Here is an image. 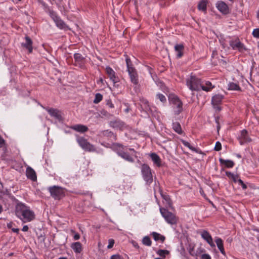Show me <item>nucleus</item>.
<instances>
[{
	"mask_svg": "<svg viewBox=\"0 0 259 259\" xmlns=\"http://www.w3.org/2000/svg\"><path fill=\"white\" fill-rule=\"evenodd\" d=\"M16 215L23 220L24 222L30 221L32 219V212L28 210L27 207L23 204H17L15 209Z\"/></svg>",
	"mask_w": 259,
	"mask_h": 259,
	"instance_id": "nucleus-1",
	"label": "nucleus"
},
{
	"mask_svg": "<svg viewBox=\"0 0 259 259\" xmlns=\"http://www.w3.org/2000/svg\"><path fill=\"white\" fill-rule=\"evenodd\" d=\"M187 85L191 91H199L201 89L205 91H209V89L202 85L200 80L194 76H191L187 80Z\"/></svg>",
	"mask_w": 259,
	"mask_h": 259,
	"instance_id": "nucleus-2",
	"label": "nucleus"
},
{
	"mask_svg": "<svg viewBox=\"0 0 259 259\" xmlns=\"http://www.w3.org/2000/svg\"><path fill=\"white\" fill-rule=\"evenodd\" d=\"M160 212L167 223L172 225L177 223L178 218L172 212L168 211L164 208H160Z\"/></svg>",
	"mask_w": 259,
	"mask_h": 259,
	"instance_id": "nucleus-3",
	"label": "nucleus"
},
{
	"mask_svg": "<svg viewBox=\"0 0 259 259\" xmlns=\"http://www.w3.org/2000/svg\"><path fill=\"white\" fill-rule=\"evenodd\" d=\"M126 63L131 81L134 84H137L138 83V76L135 68L132 66V62L130 58H126Z\"/></svg>",
	"mask_w": 259,
	"mask_h": 259,
	"instance_id": "nucleus-4",
	"label": "nucleus"
},
{
	"mask_svg": "<svg viewBox=\"0 0 259 259\" xmlns=\"http://www.w3.org/2000/svg\"><path fill=\"white\" fill-rule=\"evenodd\" d=\"M142 174L147 184H150L152 182L153 178L151 169L148 165L144 164L142 166Z\"/></svg>",
	"mask_w": 259,
	"mask_h": 259,
	"instance_id": "nucleus-5",
	"label": "nucleus"
},
{
	"mask_svg": "<svg viewBox=\"0 0 259 259\" xmlns=\"http://www.w3.org/2000/svg\"><path fill=\"white\" fill-rule=\"evenodd\" d=\"M77 141L79 146L84 150L89 152H94L96 151L95 146L88 142L84 138H78Z\"/></svg>",
	"mask_w": 259,
	"mask_h": 259,
	"instance_id": "nucleus-6",
	"label": "nucleus"
},
{
	"mask_svg": "<svg viewBox=\"0 0 259 259\" xmlns=\"http://www.w3.org/2000/svg\"><path fill=\"white\" fill-rule=\"evenodd\" d=\"M171 102L176 106L177 110H175L176 114H179L183 111V103L179 98L177 96L171 97Z\"/></svg>",
	"mask_w": 259,
	"mask_h": 259,
	"instance_id": "nucleus-7",
	"label": "nucleus"
},
{
	"mask_svg": "<svg viewBox=\"0 0 259 259\" xmlns=\"http://www.w3.org/2000/svg\"><path fill=\"white\" fill-rule=\"evenodd\" d=\"M49 191L52 197L55 199H60L63 194V190L62 188L54 186L49 188Z\"/></svg>",
	"mask_w": 259,
	"mask_h": 259,
	"instance_id": "nucleus-8",
	"label": "nucleus"
},
{
	"mask_svg": "<svg viewBox=\"0 0 259 259\" xmlns=\"http://www.w3.org/2000/svg\"><path fill=\"white\" fill-rule=\"evenodd\" d=\"M223 99V96L221 95H216L214 96L211 100V103L214 107L218 111H221V108L219 106L222 103V101Z\"/></svg>",
	"mask_w": 259,
	"mask_h": 259,
	"instance_id": "nucleus-9",
	"label": "nucleus"
},
{
	"mask_svg": "<svg viewBox=\"0 0 259 259\" xmlns=\"http://www.w3.org/2000/svg\"><path fill=\"white\" fill-rule=\"evenodd\" d=\"M50 15L58 27H59L60 29H67V26L66 25V24H65V23L62 20L58 18V17L56 16L54 12H50Z\"/></svg>",
	"mask_w": 259,
	"mask_h": 259,
	"instance_id": "nucleus-10",
	"label": "nucleus"
},
{
	"mask_svg": "<svg viewBox=\"0 0 259 259\" xmlns=\"http://www.w3.org/2000/svg\"><path fill=\"white\" fill-rule=\"evenodd\" d=\"M74 58L75 65L82 67L85 62V58L79 53L75 54L74 55Z\"/></svg>",
	"mask_w": 259,
	"mask_h": 259,
	"instance_id": "nucleus-11",
	"label": "nucleus"
},
{
	"mask_svg": "<svg viewBox=\"0 0 259 259\" xmlns=\"http://www.w3.org/2000/svg\"><path fill=\"white\" fill-rule=\"evenodd\" d=\"M106 71L110 79L113 81V82L114 84L118 82L119 79L117 77L115 76V73L111 68H110V67H107L106 68Z\"/></svg>",
	"mask_w": 259,
	"mask_h": 259,
	"instance_id": "nucleus-12",
	"label": "nucleus"
},
{
	"mask_svg": "<svg viewBox=\"0 0 259 259\" xmlns=\"http://www.w3.org/2000/svg\"><path fill=\"white\" fill-rule=\"evenodd\" d=\"M217 7L220 12L224 14H228L229 12L228 6L222 1L218 2L217 4Z\"/></svg>",
	"mask_w": 259,
	"mask_h": 259,
	"instance_id": "nucleus-13",
	"label": "nucleus"
},
{
	"mask_svg": "<svg viewBox=\"0 0 259 259\" xmlns=\"http://www.w3.org/2000/svg\"><path fill=\"white\" fill-rule=\"evenodd\" d=\"M230 45L233 49H238L240 52L245 49L243 45L238 39L231 41Z\"/></svg>",
	"mask_w": 259,
	"mask_h": 259,
	"instance_id": "nucleus-14",
	"label": "nucleus"
},
{
	"mask_svg": "<svg viewBox=\"0 0 259 259\" xmlns=\"http://www.w3.org/2000/svg\"><path fill=\"white\" fill-rule=\"evenodd\" d=\"M239 140L241 145H243L245 143L250 142L251 141V139L248 137L247 131L244 130L241 131Z\"/></svg>",
	"mask_w": 259,
	"mask_h": 259,
	"instance_id": "nucleus-15",
	"label": "nucleus"
},
{
	"mask_svg": "<svg viewBox=\"0 0 259 259\" xmlns=\"http://www.w3.org/2000/svg\"><path fill=\"white\" fill-rule=\"evenodd\" d=\"M202 237L212 247L215 246L212 238L209 233L206 231H203L201 234Z\"/></svg>",
	"mask_w": 259,
	"mask_h": 259,
	"instance_id": "nucleus-16",
	"label": "nucleus"
},
{
	"mask_svg": "<svg viewBox=\"0 0 259 259\" xmlns=\"http://www.w3.org/2000/svg\"><path fill=\"white\" fill-rule=\"evenodd\" d=\"M47 110L51 116L54 117L59 120L61 119V113L59 110L54 108H49L47 109Z\"/></svg>",
	"mask_w": 259,
	"mask_h": 259,
	"instance_id": "nucleus-17",
	"label": "nucleus"
},
{
	"mask_svg": "<svg viewBox=\"0 0 259 259\" xmlns=\"http://www.w3.org/2000/svg\"><path fill=\"white\" fill-rule=\"evenodd\" d=\"M25 43H22V45L23 47L25 48L26 49H28L29 53H30L32 52V41L31 38L28 37V36H26L25 37Z\"/></svg>",
	"mask_w": 259,
	"mask_h": 259,
	"instance_id": "nucleus-18",
	"label": "nucleus"
},
{
	"mask_svg": "<svg viewBox=\"0 0 259 259\" xmlns=\"http://www.w3.org/2000/svg\"><path fill=\"white\" fill-rule=\"evenodd\" d=\"M71 128L78 132L84 133L88 130L87 126L82 124H76L71 126Z\"/></svg>",
	"mask_w": 259,
	"mask_h": 259,
	"instance_id": "nucleus-19",
	"label": "nucleus"
},
{
	"mask_svg": "<svg viewBox=\"0 0 259 259\" xmlns=\"http://www.w3.org/2000/svg\"><path fill=\"white\" fill-rule=\"evenodd\" d=\"M36 244H37L38 247L40 248H44L45 247L46 245L45 243V236L42 234L38 237L37 241L35 242Z\"/></svg>",
	"mask_w": 259,
	"mask_h": 259,
	"instance_id": "nucleus-20",
	"label": "nucleus"
},
{
	"mask_svg": "<svg viewBox=\"0 0 259 259\" xmlns=\"http://www.w3.org/2000/svg\"><path fill=\"white\" fill-rule=\"evenodd\" d=\"M72 249L76 252V253H80L82 251V245L79 242H76L73 243L71 244V246Z\"/></svg>",
	"mask_w": 259,
	"mask_h": 259,
	"instance_id": "nucleus-21",
	"label": "nucleus"
},
{
	"mask_svg": "<svg viewBox=\"0 0 259 259\" xmlns=\"http://www.w3.org/2000/svg\"><path fill=\"white\" fill-rule=\"evenodd\" d=\"M184 46L182 44L176 45L175 47V49L178 52L177 57L181 58L183 55Z\"/></svg>",
	"mask_w": 259,
	"mask_h": 259,
	"instance_id": "nucleus-22",
	"label": "nucleus"
},
{
	"mask_svg": "<svg viewBox=\"0 0 259 259\" xmlns=\"http://www.w3.org/2000/svg\"><path fill=\"white\" fill-rule=\"evenodd\" d=\"M215 242L217 244V245L220 250L221 252L224 254L225 255V251L224 248L223 241L221 238H218L215 240Z\"/></svg>",
	"mask_w": 259,
	"mask_h": 259,
	"instance_id": "nucleus-23",
	"label": "nucleus"
},
{
	"mask_svg": "<svg viewBox=\"0 0 259 259\" xmlns=\"http://www.w3.org/2000/svg\"><path fill=\"white\" fill-rule=\"evenodd\" d=\"M152 235L155 241L160 240L162 243L164 241L165 239L164 236L155 232H152Z\"/></svg>",
	"mask_w": 259,
	"mask_h": 259,
	"instance_id": "nucleus-24",
	"label": "nucleus"
},
{
	"mask_svg": "<svg viewBox=\"0 0 259 259\" xmlns=\"http://www.w3.org/2000/svg\"><path fill=\"white\" fill-rule=\"evenodd\" d=\"M118 155L123 159L130 161L133 162V158L127 153L124 152H120L118 153Z\"/></svg>",
	"mask_w": 259,
	"mask_h": 259,
	"instance_id": "nucleus-25",
	"label": "nucleus"
},
{
	"mask_svg": "<svg viewBox=\"0 0 259 259\" xmlns=\"http://www.w3.org/2000/svg\"><path fill=\"white\" fill-rule=\"evenodd\" d=\"M220 162L222 164H225L227 167L230 168L234 166V162L233 161L229 160H224L222 158L219 159Z\"/></svg>",
	"mask_w": 259,
	"mask_h": 259,
	"instance_id": "nucleus-26",
	"label": "nucleus"
},
{
	"mask_svg": "<svg viewBox=\"0 0 259 259\" xmlns=\"http://www.w3.org/2000/svg\"><path fill=\"white\" fill-rule=\"evenodd\" d=\"M172 128L174 130L179 134H182V130L181 128V125L179 122H176L172 124Z\"/></svg>",
	"mask_w": 259,
	"mask_h": 259,
	"instance_id": "nucleus-27",
	"label": "nucleus"
},
{
	"mask_svg": "<svg viewBox=\"0 0 259 259\" xmlns=\"http://www.w3.org/2000/svg\"><path fill=\"white\" fill-rule=\"evenodd\" d=\"M150 156L153 162L159 166L160 164V159L159 157L156 154L154 153H151Z\"/></svg>",
	"mask_w": 259,
	"mask_h": 259,
	"instance_id": "nucleus-28",
	"label": "nucleus"
},
{
	"mask_svg": "<svg viewBox=\"0 0 259 259\" xmlns=\"http://www.w3.org/2000/svg\"><path fill=\"white\" fill-rule=\"evenodd\" d=\"M228 90L240 91L241 89L238 84L234 83V82H230L228 84Z\"/></svg>",
	"mask_w": 259,
	"mask_h": 259,
	"instance_id": "nucleus-29",
	"label": "nucleus"
},
{
	"mask_svg": "<svg viewBox=\"0 0 259 259\" xmlns=\"http://www.w3.org/2000/svg\"><path fill=\"white\" fill-rule=\"evenodd\" d=\"M142 243L145 245L150 246L151 245L152 242L149 236H145L142 239Z\"/></svg>",
	"mask_w": 259,
	"mask_h": 259,
	"instance_id": "nucleus-30",
	"label": "nucleus"
},
{
	"mask_svg": "<svg viewBox=\"0 0 259 259\" xmlns=\"http://www.w3.org/2000/svg\"><path fill=\"white\" fill-rule=\"evenodd\" d=\"M198 9L205 11L206 10V2L205 1H202L199 3L198 6Z\"/></svg>",
	"mask_w": 259,
	"mask_h": 259,
	"instance_id": "nucleus-31",
	"label": "nucleus"
},
{
	"mask_svg": "<svg viewBox=\"0 0 259 259\" xmlns=\"http://www.w3.org/2000/svg\"><path fill=\"white\" fill-rule=\"evenodd\" d=\"M102 98H103V96L101 94H100V93L96 94L95 95V98L94 100V103L95 104H98L102 100Z\"/></svg>",
	"mask_w": 259,
	"mask_h": 259,
	"instance_id": "nucleus-32",
	"label": "nucleus"
},
{
	"mask_svg": "<svg viewBox=\"0 0 259 259\" xmlns=\"http://www.w3.org/2000/svg\"><path fill=\"white\" fill-rule=\"evenodd\" d=\"M169 251L167 250L159 249L157 251V253L161 257H165L166 254H168Z\"/></svg>",
	"mask_w": 259,
	"mask_h": 259,
	"instance_id": "nucleus-33",
	"label": "nucleus"
},
{
	"mask_svg": "<svg viewBox=\"0 0 259 259\" xmlns=\"http://www.w3.org/2000/svg\"><path fill=\"white\" fill-rule=\"evenodd\" d=\"M26 176L28 179L32 180V168L31 167H27L26 169Z\"/></svg>",
	"mask_w": 259,
	"mask_h": 259,
	"instance_id": "nucleus-34",
	"label": "nucleus"
},
{
	"mask_svg": "<svg viewBox=\"0 0 259 259\" xmlns=\"http://www.w3.org/2000/svg\"><path fill=\"white\" fill-rule=\"evenodd\" d=\"M182 143L185 146L188 147L189 149H190L192 151H196V149L194 147L191 146L190 144L188 142L183 140Z\"/></svg>",
	"mask_w": 259,
	"mask_h": 259,
	"instance_id": "nucleus-35",
	"label": "nucleus"
},
{
	"mask_svg": "<svg viewBox=\"0 0 259 259\" xmlns=\"http://www.w3.org/2000/svg\"><path fill=\"white\" fill-rule=\"evenodd\" d=\"M252 35L254 37L259 38V28L254 29L252 32Z\"/></svg>",
	"mask_w": 259,
	"mask_h": 259,
	"instance_id": "nucleus-36",
	"label": "nucleus"
},
{
	"mask_svg": "<svg viewBox=\"0 0 259 259\" xmlns=\"http://www.w3.org/2000/svg\"><path fill=\"white\" fill-rule=\"evenodd\" d=\"M221 148H222V145H221V143L220 142H217L215 143V145L214 149V150H215L217 151H219L221 150Z\"/></svg>",
	"mask_w": 259,
	"mask_h": 259,
	"instance_id": "nucleus-37",
	"label": "nucleus"
},
{
	"mask_svg": "<svg viewBox=\"0 0 259 259\" xmlns=\"http://www.w3.org/2000/svg\"><path fill=\"white\" fill-rule=\"evenodd\" d=\"M157 96L158 97L159 99L162 102H165L166 101V98L165 96L162 94H158Z\"/></svg>",
	"mask_w": 259,
	"mask_h": 259,
	"instance_id": "nucleus-38",
	"label": "nucleus"
},
{
	"mask_svg": "<svg viewBox=\"0 0 259 259\" xmlns=\"http://www.w3.org/2000/svg\"><path fill=\"white\" fill-rule=\"evenodd\" d=\"M114 244V240L112 239H109V244L107 246V248L108 249L111 248L113 246Z\"/></svg>",
	"mask_w": 259,
	"mask_h": 259,
	"instance_id": "nucleus-39",
	"label": "nucleus"
},
{
	"mask_svg": "<svg viewBox=\"0 0 259 259\" xmlns=\"http://www.w3.org/2000/svg\"><path fill=\"white\" fill-rule=\"evenodd\" d=\"M238 183L239 185H241L243 189H246L247 188V186L243 183V182L241 179L238 180Z\"/></svg>",
	"mask_w": 259,
	"mask_h": 259,
	"instance_id": "nucleus-40",
	"label": "nucleus"
},
{
	"mask_svg": "<svg viewBox=\"0 0 259 259\" xmlns=\"http://www.w3.org/2000/svg\"><path fill=\"white\" fill-rule=\"evenodd\" d=\"M106 105H108L111 108H114V105L110 100H108L107 101Z\"/></svg>",
	"mask_w": 259,
	"mask_h": 259,
	"instance_id": "nucleus-41",
	"label": "nucleus"
},
{
	"mask_svg": "<svg viewBox=\"0 0 259 259\" xmlns=\"http://www.w3.org/2000/svg\"><path fill=\"white\" fill-rule=\"evenodd\" d=\"M110 259H122V258L119 254H115L112 255Z\"/></svg>",
	"mask_w": 259,
	"mask_h": 259,
	"instance_id": "nucleus-42",
	"label": "nucleus"
},
{
	"mask_svg": "<svg viewBox=\"0 0 259 259\" xmlns=\"http://www.w3.org/2000/svg\"><path fill=\"white\" fill-rule=\"evenodd\" d=\"M5 144V141L0 135V148L2 147Z\"/></svg>",
	"mask_w": 259,
	"mask_h": 259,
	"instance_id": "nucleus-43",
	"label": "nucleus"
},
{
	"mask_svg": "<svg viewBox=\"0 0 259 259\" xmlns=\"http://www.w3.org/2000/svg\"><path fill=\"white\" fill-rule=\"evenodd\" d=\"M201 259H211V257L207 254H203L201 255Z\"/></svg>",
	"mask_w": 259,
	"mask_h": 259,
	"instance_id": "nucleus-44",
	"label": "nucleus"
},
{
	"mask_svg": "<svg viewBox=\"0 0 259 259\" xmlns=\"http://www.w3.org/2000/svg\"><path fill=\"white\" fill-rule=\"evenodd\" d=\"M238 175H234V177H233L231 179L233 180V182L235 183L238 182Z\"/></svg>",
	"mask_w": 259,
	"mask_h": 259,
	"instance_id": "nucleus-45",
	"label": "nucleus"
},
{
	"mask_svg": "<svg viewBox=\"0 0 259 259\" xmlns=\"http://www.w3.org/2000/svg\"><path fill=\"white\" fill-rule=\"evenodd\" d=\"M226 175L230 178H232L233 177H234V176L235 175H234L233 174L231 173V172H228V171H227L226 172Z\"/></svg>",
	"mask_w": 259,
	"mask_h": 259,
	"instance_id": "nucleus-46",
	"label": "nucleus"
},
{
	"mask_svg": "<svg viewBox=\"0 0 259 259\" xmlns=\"http://www.w3.org/2000/svg\"><path fill=\"white\" fill-rule=\"evenodd\" d=\"M165 199L166 201H167V203L168 204V205L171 207V200H170V199L166 197V198H164Z\"/></svg>",
	"mask_w": 259,
	"mask_h": 259,
	"instance_id": "nucleus-47",
	"label": "nucleus"
},
{
	"mask_svg": "<svg viewBox=\"0 0 259 259\" xmlns=\"http://www.w3.org/2000/svg\"><path fill=\"white\" fill-rule=\"evenodd\" d=\"M73 238L75 240H78L80 238V235L78 233H76L74 234Z\"/></svg>",
	"mask_w": 259,
	"mask_h": 259,
	"instance_id": "nucleus-48",
	"label": "nucleus"
},
{
	"mask_svg": "<svg viewBox=\"0 0 259 259\" xmlns=\"http://www.w3.org/2000/svg\"><path fill=\"white\" fill-rule=\"evenodd\" d=\"M206 86L205 87L208 88L209 89V91L210 89L211 88V82L208 81V82H207L206 83Z\"/></svg>",
	"mask_w": 259,
	"mask_h": 259,
	"instance_id": "nucleus-49",
	"label": "nucleus"
},
{
	"mask_svg": "<svg viewBox=\"0 0 259 259\" xmlns=\"http://www.w3.org/2000/svg\"><path fill=\"white\" fill-rule=\"evenodd\" d=\"M12 230L13 231V232L16 233L17 234L19 233V230L18 228H12Z\"/></svg>",
	"mask_w": 259,
	"mask_h": 259,
	"instance_id": "nucleus-50",
	"label": "nucleus"
},
{
	"mask_svg": "<svg viewBox=\"0 0 259 259\" xmlns=\"http://www.w3.org/2000/svg\"><path fill=\"white\" fill-rule=\"evenodd\" d=\"M28 227L27 226H23V227L22 228L23 231H28Z\"/></svg>",
	"mask_w": 259,
	"mask_h": 259,
	"instance_id": "nucleus-51",
	"label": "nucleus"
},
{
	"mask_svg": "<svg viewBox=\"0 0 259 259\" xmlns=\"http://www.w3.org/2000/svg\"><path fill=\"white\" fill-rule=\"evenodd\" d=\"M37 177L36 174L34 170H33V182L36 181Z\"/></svg>",
	"mask_w": 259,
	"mask_h": 259,
	"instance_id": "nucleus-52",
	"label": "nucleus"
},
{
	"mask_svg": "<svg viewBox=\"0 0 259 259\" xmlns=\"http://www.w3.org/2000/svg\"><path fill=\"white\" fill-rule=\"evenodd\" d=\"M7 227L9 229H12V227H13V223L11 222V223L8 224Z\"/></svg>",
	"mask_w": 259,
	"mask_h": 259,
	"instance_id": "nucleus-53",
	"label": "nucleus"
},
{
	"mask_svg": "<svg viewBox=\"0 0 259 259\" xmlns=\"http://www.w3.org/2000/svg\"><path fill=\"white\" fill-rule=\"evenodd\" d=\"M3 211V207L1 205H0V213H1Z\"/></svg>",
	"mask_w": 259,
	"mask_h": 259,
	"instance_id": "nucleus-54",
	"label": "nucleus"
},
{
	"mask_svg": "<svg viewBox=\"0 0 259 259\" xmlns=\"http://www.w3.org/2000/svg\"><path fill=\"white\" fill-rule=\"evenodd\" d=\"M257 17L259 19V11H258V12L257 13Z\"/></svg>",
	"mask_w": 259,
	"mask_h": 259,
	"instance_id": "nucleus-55",
	"label": "nucleus"
},
{
	"mask_svg": "<svg viewBox=\"0 0 259 259\" xmlns=\"http://www.w3.org/2000/svg\"><path fill=\"white\" fill-rule=\"evenodd\" d=\"M59 259H67L66 257H60Z\"/></svg>",
	"mask_w": 259,
	"mask_h": 259,
	"instance_id": "nucleus-56",
	"label": "nucleus"
},
{
	"mask_svg": "<svg viewBox=\"0 0 259 259\" xmlns=\"http://www.w3.org/2000/svg\"><path fill=\"white\" fill-rule=\"evenodd\" d=\"M100 81L101 82H103V80L102 78H100Z\"/></svg>",
	"mask_w": 259,
	"mask_h": 259,
	"instance_id": "nucleus-57",
	"label": "nucleus"
},
{
	"mask_svg": "<svg viewBox=\"0 0 259 259\" xmlns=\"http://www.w3.org/2000/svg\"><path fill=\"white\" fill-rule=\"evenodd\" d=\"M135 247H139V246L138 245V244H135L134 245Z\"/></svg>",
	"mask_w": 259,
	"mask_h": 259,
	"instance_id": "nucleus-58",
	"label": "nucleus"
},
{
	"mask_svg": "<svg viewBox=\"0 0 259 259\" xmlns=\"http://www.w3.org/2000/svg\"><path fill=\"white\" fill-rule=\"evenodd\" d=\"M237 157H241V156H240V155L238 154V155H237Z\"/></svg>",
	"mask_w": 259,
	"mask_h": 259,
	"instance_id": "nucleus-59",
	"label": "nucleus"
},
{
	"mask_svg": "<svg viewBox=\"0 0 259 259\" xmlns=\"http://www.w3.org/2000/svg\"><path fill=\"white\" fill-rule=\"evenodd\" d=\"M155 259H161V258H156Z\"/></svg>",
	"mask_w": 259,
	"mask_h": 259,
	"instance_id": "nucleus-60",
	"label": "nucleus"
},
{
	"mask_svg": "<svg viewBox=\"0 0 259 259\" xmlns=\"http://www.w3.org/2000/svg\"><path fill=\"white\" fill-rule=\"evenodd\" d=\"M19 1H20L21 0H18Z\"/></svg>",
	"mask_w": 259,
	"mask_h": 259,
	"instance_id": "nucleus-61",
	"label": "nucleus"
}]
</instances>
